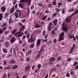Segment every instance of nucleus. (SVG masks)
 <instances>
[{
	"label": "nucleus",
	"instance_id": "3c124183",
	"mask_svg": "<svg viewBox=\"0 0 78 78\" xmlns=\"http://www.w3.org/2000/svg\"><path fill=\"white\" fill-rule=\"evenodd\" d=\"M3 77L4 78H6V74H4L3 76Z\"/></svg>",
	"mask_w": 78,
	"mask_h": 78
},
{
	"label": "nucleus",
	"instance_id": "864d4df0",
	"mask_svg": "<svg viewBox=\"0 0 78 78\" xmlns=\"http://www.w3.org/2000/svg\"><path fill=\"white\" fill-rule=\"evenodd\" d=\"M51 41H49L47 43V44L48 45H49V44H51Z\"/></svg>",
	"mask_w": 78,
	"mask_h": 78
},
{
	"label": "nucleus",
	"instance_id": "473e14b6",
	"mask_svg": "<svg viewBox=\"0 0 78 78\" xmlns=\"http://www.w3.org/2000/svg\"><path fill=\"white\" fill-rule=\"evenodd\" d=\"M51 29V26H49L48 27V30L50 31Z\"/></svg>",
	"mask_w": 78,
	"mask_h": 78
},
{
	"label": "nucleus",
	"instance_id": "0e129e2a",
	"mask_svg": "<svg viewBox=\"0 0 78 78\" xmlns=\"http://www.w3.org/2000/svg\"><path fill=\"white\" fill-rule=\"evenodd\" d=\"M43 51V49H42V48H41V49L40 50V51H39V52H41V53H42V52Z\"/></svg>",
	"mask_w": 78,
	"mask_h": 78
},
{
	"label": "nucleus",
	"instance_id": "9b49d317",
	"mask_svg": "<svg viewBox=\"0 0 78 78\" xmlns=\"http://www.w3.org/2000/svg\"><path fill=\"white\" fill-rule=\"evenodd\" d=\"M15 39H16L14 37H13V38H12L11 39V41H10L11 42H12V43H13V42H15Z\"/></svg>",
	"mask_w": 78,
	"mask_h": 78
},
{
	"label": "nucleus",
	"instance_id": "09e8293b",
	"mask_svg": "<svg viewBox=\"0 0 78 78\" xmlns=\"http://www.w3.org/2000/svg\"><path fill=\"white\" fill-rule=\"evenodd\" d=\"M74 70H78V66L75 67Z\"/></svg>",
	"mask_w": 78,
	"mask_h": 78
},
{
	"label": "nucleus",
	"instance_id": "4be33fe9",
	"mask_svg": "<svg viewBox=\"0 0 78 78\" xmlns=\"http://www.w3.org/2000/svg\"><path fill=\"white\" fill-rule=\"evenodd\" d=\"M17 29H15L14 30H13V31H12V34H15V33H16V31H17Z\"/></svg>",
	"mask_w": 78,
	"mask_h": 78
},
{
	"label": "nucleus",
	"instance_id": "20e7f679",
	"mask_svg": "<svg viewBox=\"0 0 78 78\" xmlns=\"http://www.w3.org/2000/svg\"><path fill=\"white\" fill-rule=\"evenodd\" d=\"M75 45L74 44H73V47H72L71 48L70 51L69 52V54H71L72 53H73V50L75 49Z\"/></svg>",
	"mask_w": 78,
	"mask_h": 78
},
{
	"label": "nucleus",
	"instance_id": "dca6fc26",
	"mask_svg": "<svg viewBox=\"0 0 78 78\" xmlns=\"http://www.w3.org/2000/svg\"><path fill=\"white\" fill-rule=\"evenodd\" d=\"M41 43V40L39 39L37 42V45H40V43Z\"/></svg>",
	"mask_w": 78,
	"mask_h": 78
},
{
	"label": "nucleus",
	"instance_id": "338daca9",
	"mask_svg": "<svg viewBox=\"0 0 78 78\" xmlns=\"http://www.w3.org/2000/svg\"><path fill=\"white\" fill-rule=\"evenodd\" d=\"M34 8V5H32L31 7V9H33Z\"/></svg>",
	"mask_w": 78,
	"mask_h": 78
},
{
	"label": "nucleus",
	"instance_id": "c85d7f7f",
	"mask_svg": "<svg viewBox=\"0 0 78 78\" xmlns=\"http://www.w3.org/2000/svg\"><path fill=\"white\" fill-rule=\"evenodd\" d=\"M26 1V0H20V2H21V3H25Z\"/></svg>",
	"mask_w": 78,
	"mask_h": 78
},
{
	"label": "nucleus",
	"instance_id": "603ef678",
	"mask_svg": "<svg viewBox=\"0 0 78 78\" xmlns=\"http://www.w3.org/2000/svg\"><path fill=\"white\" fill-rule=\"evenodd\" d=\"M6 23H4L2 25V27H5V26H6Z\"/></svg>",
	"mask_w": 78,
	"mask_h": 78
},
{
	"label": "nucleus",
	"instance_id": "9d476101",
	"mask_svg": "<svg viewBox=\"0 0 78 78\" xmlns=\"http://www.w3.org/2000/svg\"><path fill=\"white\" fill-rule=\"evenodd\" d=\"M18 67V66L17 65H14L13 66V67H12V69H14V70L17 69Z\"/></svg>",
	"mask_w": 78,
	"mask_h": 78
},
{
	"label": "nucleus",
	"instance_id": "a18cd8bd",
	"mask_svg": "<svg viewBox=\"0 0 78 78\" xmlns=\"http://www.w3.org/2000/svg\"><path fill=\"white\" fill-rule=\"evenodd\" d=\"M48 8H51V7H52V4H49L48 5Z\"/></svg>",
	"mask_w": 78,
	"mask_h": 78
},
{
	"label": "nucleus",
	"instance_id": "2f4dec72",
	"mask_svg": "<svg viewBox=\"0 0 78 78\" xmlns=\"http://www.w3.org/2000/svg\"><path fill=\"white\" fill-rule=\"evenodd\" d=\"M30 34H27V39H29L30 38Z\"/></svg>",
	"mask_w": 78,
	"mask_h": 78
},
{
	"label": "nucleus",
	"instance_id": "c9c22d12",
	"mask_svg": "<svg viewBox=\"0 0 78 78\" xmlns=\"http://www.w3.org/2000/svg\"><path fill=\"white\" fill-rule=\"evenodd\" d=\"M52 62H53L50 59L49 61V64H50V65H52Z\"/></svg>",
	"mask_w": 78,
	"mask_h": 78
},
{
	"label": "nucleus",
	"instance_id": "c03bdc74",
	"mask_svg": "<svg viewBox=\"0 0 78 78\" xmlns=\"http://www.w3.org/2000/svg\"><path fill=\"white\" fill-rule=\"evenodd\" d=\"M9 23H12V20L11 19H10L9 20Z\"/></svg>",
	"mask_w": 78,
	"mask_h": 78
},
{
	"label": "nucleus",
	"instance_id": "8fccbe9b",
	"mask_svg": "<svg viewBox=\"0 0 78 78\" xmlns=\"http://www.w3.org/2000/svg\"><path fill=\"white\" fill-rule=\"evenodd\" d=\"M13 53L14 55H16V51H15V48H13Z\"/></svg>",
	"mask_w": 78,
	"mask_h": 78
},
{
	"label": "nucleus",
	"instance_id": "5fc2aeb1",
	"mask_svg": "<svg viewBox=\"0 0 78 78\" xmlns=\"http://www.w3.org/2000/svg\"><path fill=\"white\" fill-rule=\"evenodd\" d=\"M44 22L42 21L40 23V25H44Z\"/></svg>",
	"mask_w": 78,
	"mask_h": 78
},
{
	"label": "nucleus",
	"instance_id": "58836bf2",
	"mask_svg": "<svg viewBox=\"0 0 78 78\" xmlns=\"http://www.w3.org/2000/svg\"><path fill=\"white\" fill-rule=\"evenodd\" d=\"M31 47H30V48H33L34 47V44H32L31 45Z\"/></svg>",
	"mask_w": 78,
	"mask_h": 78
},
{
	"label": "nucleus",
	"instance_id": "a878e982",
	"mask_svg": "<svg viewBox=\"0 0 78 78\" xmlns=\"http://www.w3.org/2000/svg\"><path fill=\"white\" fill-rule=\"evenodd\" d=\"M14 8H12L11 9V10L10 11V14H11V13H12L14 11Z\"/></svg>",
	"mask_w": 78,
	"mask_h": 78
},
{
	"label": "nucleus",
	"instance_id": "bb28decb",
	"mask_svg": "<svg viewBox=\"0 0 78 78\" xmlns=\"http://www.w3.org/2000/svg\"><path fill=\"white\" fill-rule=\"evenodd\" d=\"M16 12H18L19 15H21L22 14V12L20 10H17L16 11Z\"/></svg>",
	"mask_w": 78,
	"mask_h": 78
},
{
	"label": "nucleus",
	"instance_id": "680f3d73",
	"mask_svg": "<svg viewBox=\"0 0 78 78\" xmlns=\"http://www.w3.org/2000/svg\"><path fill=\"white\" fill-rule=\"evenodd\" d=\"M56 39H54L53 40V42H54V43H55L56 42Z\"/></svg>",
	"mask_w": 78,
	"mask_h": 78
},
{
	"label": "nucleus",
	"instance_id": "393cba45",
	"mask_svg": "<svg viewBox=\"0 0 78 78\" xmlns=\"http://www.w3.org/2000/svg\"><path fill=\"white\" fill-rule=\"evenodd\" d=\"M66 22L68 23V22H70V20L69 19V18H68L66 19Z\"/></svg>",
	"mask_w": 78,
	"mask_h": 78
},
{
	"label": "nucleus",
	"instance_id": "aec40b11",
	"mask_svg": "<svg viewBox=\"0 0 78 78\" xmlns=\"http://www.w3.org/2000/svg\"><path fill=\"white\" fill-rule=\"evenodd\" d=\"M75 11V9H71L69 10L68 12H73Z\"/></svg>",
	"mask_w": 78,
	"mask_h": 78
},
{
	"label": "nucleus",
	"instance_id": "0eeeda50",
	"mask_svg": "<svg viewBox=\"0 0 78 78\" xmlns=\"http://www.w3.org/2000/svg\"><path fill=\"white\" fill-rule=\"evenodd\" d=\"M1 9H2V12H4L5 11L6 8L4 6L1 7Z\"/></svg>",
	"mask_w": 78,
	"mask_h": 78
},
{
	"label": "nucleus",
	"instance_id": "39448f33",
	"mask_svg": "<svg viewBox=\"0 0 78 78\" xmlns=\"http://www.w3.org/2000/svg\"><path fill=\"white\" fill-rule=\"evenodd\" d=\"M28 43H30L33 42H34V40H33V38L31 37L29 39H28Z\"/></svg>",
	"mask_w": 78,
	"mask_h": 78
},
{
	"label": "nucleus",
	"instance_id": "4d7b16f0",
	"mask_svg": "<svg viewBox=\"0 0 78 78\" xmlns=\"http://www.w3.org/2000/svg\"><path fill=\"white\" fill-rule=\"evenodd\" d=\"M77 64V62H74V63L73 65V66H75L76 65V64Z\"/></svg>",
	"mask_w": 78,
	"mask_h": 78
},
{
	"label": "nucleus",
	"instance_id": "ea45409f",
	"mask_svg": "<svg viewBox=\"0 0 78 78\" xmlns=\"http://www.w3.org/2000/svg\"><path fill=\"white\" fill-rule=\"evenodd\" d=\"M11 62L12 64H14V63H15V62H16V61L14 60H12L11 61Z\"/></svg>",
	"mask_w": 78,
	"mask_h": 78
},
{
	"label": "nucleus",
	"instance_id": "f8f14e48",
	"mask_svg": "<svg viewBox=\"0 0 78 78\" xmlns=\"http://www.w3.org/2000/svg\"><path fill=\"white\" fill-rule=\"evenodd\" d=\"M25 28V26H22L21 28H20L19 29V30L20 31H23V30Z\"/></svg>",
	"mask_w": 78,
	"mask_h": 78
},
{
	"label": "nucleus",
	"instance_id": "5701e85b",
	"mask_svg": "<svg viewBox=\"0 0 78 78\" xmlns=\"http://www.w3.org/2000/svg\"><path fill=\"white\" fill-rule=\"evenodd\" d=\"M3 14L2 13H1L0 14V21H1L2 20V19H3V16H2Z\"/></svg>",
	"mask_w": 78,
	"mask_h": 78
},
{
	"label": "nucleus",
	"instance_id": "7c9ffc66",
	"mask_svg": "<svg viewBox=\"0 0 78 78\" xmlns=\"http://www.w3.org/2000/svg\"><path fill=\"white\" fill-rule=\"evenodd\" d=\"M52 5H56V0H55L54 1V2H53Z\"/></svg>",
	"mask_w": 78,
	"mask_h": 78
},
{
	"label": "nucleus",
	"instance_id": "6e6d98bb",
	"mask_svg": "<svg viewBox=\"0 0 78 78\" xmlns=\"http://www.w3.org/2000/svg\"><path fill=\"white\" fill-rule=\"evenodd\" d=\"M4 38H3L2 39V40H0V42H3L4 41Z\"/></svg>",
	"mask_w": 78,
	"mask_h": 78
},
{
	"label": "nucleus",
	"instance_id": "6ab92c4d",
	"mask_svg": "<svg viewBox=\"0 0 78 78\" xmlns=\"http://www.w3.org/2000/svg\"><path fill=\"white\" fill-rule=\"evenodd\" d=\"M15 16L16 17V18H17L19 16V14L17 13V12H15L14 13Z\"/></svg>",
	"mask_w": 78,
	"mask_h": 78
},
{
	"label": "nucleus",
	"instance_id": "f257e3e1",
	"mask_svg": "<svg viewBox=\"0 0 78 78\" xmlns=\"http://www.w3.org/2000/svg\"><path fill=\"white\" fill-rule=\"evenodd\" d=\"M65 33L63 31L61 33H60V38L58 40L59 41H61L62 40H64V39L63 37Z\"/></svg>",
	"mask_w": 78,
	"mask_h": 78
},
{
	"label": "nucleus",
	"instance_id": "4468645a",
	"mask_svg": "<svg viewBox=\"0 0 78 78\" xmlns=\"http://www.w3.org/2000/svg\"><path fill=\"white\" fill-rule=\"evenodd\" d=\"M31 0H26V2L28 3L29 4V6H30V5L31 4Z\"/></svg>",
	"mask_w": 78,
	"mask_h": 78
},
{
	"label": "nucleus",
	"instance_id": "cd10ccee",
	"mask_svg": "<svg viewBox=\"0 0 78 78\" xmlns=\"http://www.w3.org/2000/svg\"><path fill=\"white\" fill-rule=\"evenodd\" d=\"M41 54H42V53H41V52H39L37 56V57L38 58H39V57H40V55H41Z\"/></svg>",
	"mask_w": 78,
	"mask_h": 78
},
{
	"label": "nucleus",
	"instance_id": "49530a36",
	"mask_svg": "<svg viewBox=\"0 0 78 78\" xmlns=\"http://www.w3.org/2000/svg\"><path fill=\"white\" fill-rule=\"evenodd\" d=\"M4 69H7V70H9V69H10V68L9 67H7L5 68Z\"/></svg>",
	"mask_w": 78,
	"mask_h": 78
},
{
	"label": "nucleus",
	"instance_id": "f3484780",
	"mask_svg": "<svg viewBox=\"0 0 78 78\" xmlns=\"http://www.w3.org/2000/svg\"><path fill=\"white\" fill-rule=\"evenodd\" d=\"M18 37H21L22 36V35L21 34V31H19L18 32Z\"/></svg>",
	"mask_w": 78,
	"mask_h": 78
},
{
	"label": "nucleus",
	"instance_id": "2eb2a0df",
	"mask_svg": "<svg viewBox=\"0 0 78 78\" xmlns=\"http://www.w3.org/2000/svg\"><path fill=\"white\" fill-rule=\"evenodd\" d=\"M68 36L69 38H73V34L72 35L70 34H69Z\"/></svg>",
	"mask_w": 78,
	"mask_h": 78
},
{
	"label": "nucleus",
	"instance_id": "e2e57ef3",
	"mask_svg": "<svg viewBox=\"0 0 78 78\" xmlns=\"http://www.w3.org/2000/svg\"><path fill=\"white\" fill-rule=\"evenodd\" d=\"M46 18H47V16L43 17L42 20H45V19H46Z\"/></svg>",
	"mask_w": 78,
	"mask_h": 78
},
{
	"label": "nucleus",
	"instance_id": "a211bd4d",
	"mask_svg": "<svg viewBox=\"0 0 78 78\" xmlns=\"http://www.w3.org/2000/svg\"><path fill=\"white\" fill-rule=\"evenodd\" d=\"M42 27V26L38 24H36L35 26V28H40V27Z\"/></svg>",
	"mask_w": 78,
	"mask_h": 78
},
{
	"label": "nucleus",
	"instance_id": "bf43d9fd",
	"mask_svg": "<svg viewBox=\"0 0 78 78\" xmlns=\"http://www.w3.org/2000/svg\"><path fill=\"white\" fill-rule=\"evenodd\" d=\"M62 3H61V2H58V5H62Z\"/></svg>",
	"mask_w": 78,
	"mask_h": 78
},
{
	"label": "nucleus",
	"instance_id": "13d9d810",
	"mask_svg": "<svg viewBox=\"0 0 78 78\" xmlns=\"http://www.w3.org/2000/svg\"><path fill=\"white\" fill-rule=\"evenodd\" d=\"M71 60H72V58H69L67 59V61H71Z\"/></svg>",
	"mask_w": 78,
	"mask_h": 78
},
{
	"label": "nucleus",
	"instance_id": "b1692460",
	"mask_svg": "<svg viewBox=\"0 0 78 78\" xmlns=\"http://www.w3.org/2000/svg\"><path fill=\"white\" fill-rule=\"evenodd\" d=\"M55 10H56V12H59V11H61V10H60V9H59L58 8H57L56 9H55Z\"/></svg>",
	"mask_w": 78,
	"mask_h": 78
},
{
	"label": "nucleus",
	"instance_id": "79ce46f5",
	"mask_svg": "<svg viewBox=\"0 0 78 78\" xmlns=\"http://www.w3.org/2000/svg\"><path fill=\"white\" fill-rule=\"evenodd\" d=\"M62 59V58H61V57H58L57 58V60H58V61H59V60H61Z\"/></svg>",
	"mask_w": 78,
	"mask_h": 78
},
{
	"label": "nucleus",
	"instance_id": "c756f323",
	"mask_svg": "<svg viewBox=\"0 0 78 78\" xmlns=\"http://www.w3.org/2000/svg\"><path fill=\"white\" fill-rule=\"evenodd\" d=\"M77 14H78V10H76L74 12V15H76Z\"/></svg>",
	"mask_w": 78,
	"mask_h": 78
},
{
	"label": "nucleus",
	"instance_id": "72a5a7b5",
	"mask_svg": "<svg viewBox=\"0 0 78 78\" xmlns=\"http://www.w3.org/2000/svg\"><path fill=\"white\" fill-rule=\"evenodd\" d=\"M37 67L38 69H40L41 68V64H39V65H38L37 66Z\"/></svg>",
	"mask_w": 78,
	"mask_h": 78
},
{
	"label": "nucleus",
	"instance_id": "774afa93",
	"mask_svg": "<svg viewBox=\"0 0 78 78\" xmlns=\"http://www.w3.org/2000/svg\"><path fill=\"white\" fill-rule=\"evenodd\" d=\"M55 33V30H53L51 32V33L52 34H54Z\"/></svg>",
	"mask_w": 78,
	"mask_h": 78
},
{
	"label": "nucleus",
	"instance_id": "e433bc0d",
	"mask_svg": "<svg viewBox=\"0 0 78 78\" xmlns=\"http://www.w3.org/2000/svg\"><path fill=\"white\" fill-rule=\"evenodd\" d=\"M18 25H20V27H22L23 26L22 23H21L20 22L18 23Z\"/></svg>",
	"mask_w": 78,
	"mask_h": 78
},
{
	"label": "nucleus",
	"instance_id": "de8ad7c7",
	"mask_svg": "<svg viewBox=\"0 0 78 78\" xmlns=\"http://www.w3.org/2000/svg\"><path fill=\"white\" fill-rule=\"evenodd\" d=\"M26 61L27 62H29V61L30 60V59H29V58H26Z\"/></svg>",
	"mask_w": 78,
	"mask_h": 78
},
{
	"label": "nucleus",
	"instance_id": "052dcab7",
	"mask_svg": "<svg viewBox=\"0 0 78 78\" xmlns=\"http://www.w3.org/2000/svg\"><path fill=\"white\" fill-rule=\"evenodd\" d=\"M66 76L67 77H69L70 76V74H69V73H67L66 74Z\"/></svg>",
	"mask_w": 78,
	"mask_h": 78
},
{
	"label": "nucleus",
	"instance_id": "37998d69",
	"mask_svg": "<svg viewBox=\"0 0 78 78\" xmlns=\"http://www.w3.org/2000/svg\"><path fill=\"white\" fill-rule=\"evenodd\" d=\"M38 5L40 6V7H42V5L41 3H38Z\"/></svg>",
	"mask_w": 78,
	"mask_h": 78
},
{
	"label": "nucleus",
	"instance_id": "7ed1b4c3",
	"mask_svg": "<svg viewBox=\"0 0 78 78\" xmlns=\"http://www.w3.org/2000/svg\"><path fill=\"white\" fill-rule=\"evenodd\" d=\"M30 65H27L26 66L24 69L25 72H28L30 70Z\"/></svg>",
	"mask_w": 78,
	"mask_h": 78
},
{
	"label": "nucleus",
	"instance_id": "69168bd1",
	"mask_svg": "<svg viewBox=\"0 0 78 78\" xmlns=\"http://www.w3.org/2000/svg\"><path fill=\"white\" fill-rule=\"evenodd\" d=\"M56 15H57L56 13H54L52 15V17H55V16H56Z\"/></svg>",
	"mask_w": 78,
	"mask_h": 78
},
{
	"label": "nucleus",
	"instance_id": "4c0bfd02",
	"mask_svg": "<svg viewBox=\"0 0 78 78\" xmlns=\"http://www.w3.org/2000/svg\"><path fill=\"white\" fill-rule=\"evenodd\" d=\"M3 32V30H2V29H0V34H2Z\"/></svg>",
	"mask_w": 78,
	"mask_h": 78
},
{
	"label": "nucleus",
	"instance_id": "a19ab883",
	"mask_svg": "<svg viewBox=\"0 0 78 78\" xmlns=\"http://www.w3.org/2000/svg\"><path fill=\"white\" fill-rule=\"evenodd\" d=\"M42 34L43 36H44V35H45V30L43 31Z\"/></svg>",
	"mask_w": 78,
	"mask_h": 78
},
{
	"label": "nucleus",
	"instance_id": "412c9836",
	"mask_svg": "<svg viewBox=\"0 0 78 78\" xmlns=\"http://www.w3.org/2000/svg\"><path fill=\"white\" fill-rule=\"evenodd\" d=\"M55 58L53 57V58H50V59L52 61H55Z\"/></svg>",
	"mask_w": 78,
	"mask_h": 78
},
{
	"label": "nucleus",
	"instance_id": "6e6552de",
	"mask_svg": "<svg viewBox=\"0 0 78 78\" xmlns=\"http://www.w3.org/2000/svg\"><path fill=\"white\" fill-rule=\"evenodd\" d=\"M7 51L8 50L6 48H3L2 49V51H3L4 53H8Z\"/></svg>",
	"mask_w": 78,
	"mask_h": 78
},
{
	"label": "nucleus",
	"instance_id": "ddd939ff",
	"mask_svg": "<svg viewBox=\"0 0 78 78\" xmlns=\"http://www.w3.org/2000/svg\"><path fill=\"white\" fill-rule=\"evenodd\" d=\"M19 7L21 8H23V4L21 3H20L19 4Z\"/></svg>",
	"mask_w": 78,
	"mask_h": 78
},
{
	"label": "nucleus",
	"instance_id": "f704fd0d",
	"mask_svg": "<svg viewBox=\"0 0 78 78\" xmlns=\"http://www.w3.org/2000/svg\"><path fill=\"white\" fill-rule=\"evenodd\" d=\"M8 17V14L7 13H5V19H6V17Z\"/></svg>",
	"mask_w": 78,
	"mask_h": 78
},
{
	"label": "nucleus",
	"instance_id": "f03ea898",
	"mask_svg": "<svg viewBox=\"0 0 78 78\" xmlns=\"http://www.w3.org/2000/svg\"><path fill=\"white\" fill-rule=\"evenodd\" d=\"M62 29L64 31H67L68 29H67V26H65V23H63L62 24Z\"/></svg>",
	"mask_w": 78,
	"mask_h": 78
},
{
	"label": "nucleus",
	"instance_id": "1a4fd4ad",
	"mask_svg": "<svg viewBox=\"0 0 78 78\" xmlns=\"http://www.w3.org/2000/svg\"><path fill=\"white\" fill-rule=\"evenodd\" d=\"M57 22H58V20L55 19L54 20L53 22V23H54V25H57Z\"/></svg>",
	"mask_w": 78,
	"mask_h": 78
},
{
	"label": "nucleus",
	"instance_id": "423d86ee",
	"mask_svg": "<svg viewBox=\"0 0 78 78\" xmlns=\"http://www.w3.org/2000/svg\"><path fill=\"white\" fill-rule=\"evenodd\" d=\"M4 45L5 47H6V48H8V47H9V42H8V41L5 42Z\"/></svg>",
	"mask_w": 78,
	"mask_h": 78
}]
</instances>
